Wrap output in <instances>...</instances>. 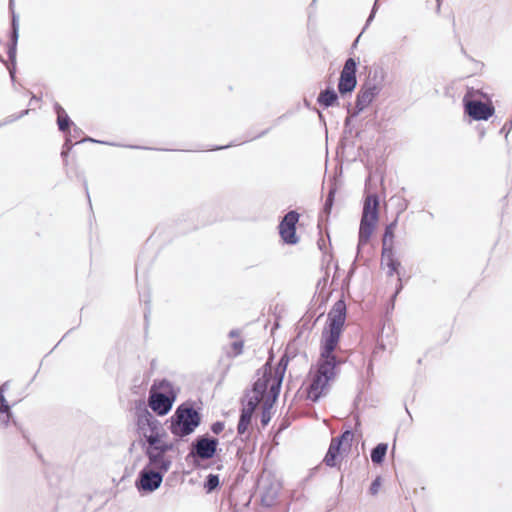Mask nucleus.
<instances>
[{"label":"nucleus","mask_w":512,"mask_h":512,"mask_svg":"<svg viewBox=\"0 0 512 512\" xmlns=\"http://www.w3.org/2000/svg\"><path fill=\"white\" fill-rule=\"evenodd\" d=\"M134 424L137 434V443L142 450L153 454L154 460L167 461L169 466L173 464V458L169 452L181 453L179 445L186 442L188 437L173 435L168 441L167 430L163 424L148 410L144 399H137L134 403Z\"/></svg>","instance_id":"nucleus-1"},{"label":"nucleus","mask_w":512,"mask_h":512,"mask_svg":"<svg viewBox=\"0 0 512 512\" xmlns=\"http://www.w3.org/2000/svg\"><path fill=\"white\" fill-rule=\"evenodd\" d=\"M345 329L324 325L319 346V358L317 361V375L306 387L307 398L313 403L326 396L331 383L341 371V365L346 359L336 353L341 336Z\"/></svg>","instance_id":"nucleus-2"},{"label":"nucleus","mask_w":512,"mask_h":512,"mask_svg":"<svg viewBox=\"0 0 512 512\" xmlns=\"http://www.w3.org/2000/svg\"><path fill=\"white\" fill-rule=\"evenodd\" d=\"M256 375L258 379L252 384L250 390H245L244 397L241 399L237 435L241 442L244 443L249 442L251 439V433L248 432V428L252 422L254 410L259 404V399L268 392L269 381L266 367L264 369H258Z\"/></svg>","instance_id":"nucleus-3"},{"label":"nucleus","mask_w":512,"mask_h":512,"mask_svg":"<svg viewBox=\"0 0 512 512\" xmlns=\"http://www.w3.org/2000/svg\"><path fill=\"white\" fill-rule=\"evenodd\" d=\"M202 409L189 399L181 403L174 413L165 421L167 430L172 435L188 437L201 425Z\"/></svg>","instance_id":"nucleus-4"},{"label":"nucleus","mask_w":512,"mask_h":512,"mask_svg":"<svg viewBox=\"0 0 512 512\" xmlns=\"http://www.w3.org/2000/svg\"><path fill=\"white\" fill-rule=\"evenodd\" d=\"M147 458V463L138 472L135 480V487L141 496H145L156 491L162 484L165 474L170 470L167 461L154 460L153 454L147 450H142Z\"/></svg>","instance_id":"nucleus-5"},{"label":"nucleus","mask_w":512,"mask_h":512,"mask_svg":"<svg viewBox=\"0 0 512 512\" xmlns=\"http://www.w3.org/2000/svg\"><path fill=\"white\" fill-rule=\"evenodd\" d=\"M379 205L380 196L376 193H365L362 209V216L360 219L357 243V255L361 254L364 246H366L379 221Z\"/></svg>","instance_id":"nucleus-6"},{"label":"nucleus","mask_w":512,"mask_h":512,"mask_svg":"<svg viewBox=\"0 0 512 512\" xmlns=\"http://www.w3.org/2000/svg\"><path fill=\"white\" fill-rule=\"evenodd\" d=\"M177 393L174 384L166 379L155 380L149 390L147 407L158 416L167 415L176 400Z\"/></svg>","instance_id":"nucleus-7"},{"label":"nucleus","mask_w":512,"mask_h":512,"mask_svg":"<svg viewBox=\"0 0 512 512\" xmlns=\"http://www.w3.org/2000/svg\"><path fill=\"white\" fill-rule=\"evenodd\" d=\"M8 11L10 15V27L7 33L6 54L8 61L4 64L9 72V76L14 89H16V71H17V46L19 40L20 16L15 10V0L8 1Z\"/></svg>","instance_id":"nucleus-8"},{"label":"nucleus","mask_w":512,"mask_h":512,"mask_svg":"<svg viewBox=\"0 0 512 512\" xmlns=\"http://www.w3.org/2000/svg\"><path fill=\"white\" fill-rule=\"evenodd\" d=\"M218 438L209 434L198 435L192 441L189 452L185 457L187 463L194 468H202L200 460L213 459L221 449L218 448Z\"/></svg>","instance_id":"nucleus-9"},{"label":"nucleus","mask_w":512,"mask_h":512,"mask_svg":"<svg viewBox=\"0 0 512 512\" xmlns=\"http://www.w3.org/2000/svg\"><path fill=\"white\" fill-rule=\"evenodd\" d=\"M359 63V58L357 57H348L345 60L337 84V90L341 98L350 97L355 91L358 84L357 71Z\"/></svg>","instance_id":"nucleus-10"},{"label":"nucleus","mask_w":512,"mask_h":512,"mask_svg":"<svg viewBox=\"0 0 512 512\" xmlns=\"http://www.w3.org/2000/svg\"><path fill=\"white\" fill-rule=\"evenodd\" d=\"M326 302V296H323L319 303H313V300L310 302L307 311L297 323V339H303L304 342L308 341L310 332L324 315V312H320L319 315H316V312L318 309H322L326 305Z\"/></svg>","instance_id":"nucleus-11"},{"label":"nucleus","mask_w":512,"mask_h":512,"mask_svg":"<svg viewBox=\"0 0 512 512\" xmlns=\"http://www.w3.org/2000/svg\"><path fill=\"white\" fill-rule=\"evenodd\" d=\"M300 216L297 210H290L279 220L277 228L283 244L294 246L299 243L300 237L297 234V224L299 223Z\"/></svg>","instance_id":"nucleus-12"},{"label":"nucleus","mask_w":512,"mask_h":512,"mask_svg":"<svg viewBox=\"0 0 512 512\" xmlns=\"http://www.w3.org/2000/svg\"><path fill=\"white\" fill-rule=\"evenodd\" d=\"M464 113L471 121H486L495 113L492 102L484 103L481 100H467L463 98Z\"/></svg>","instance_id":"nucleus-13"},{"label":"nucleus","mask_w":512,"mask_h":512,"mask_svg":"<svg viewBox=\"0 0 512 512\" xmlns=\"http://www.w3.org/2000/svg\"><path fill=\"white\" fill-rule=\"evenodd\" d=\"M347 317V305L344 297L338 299L327 315L325 325L345 329V321Z\"/></svg>","instance_id":"nucleus-14"},{"label":"nucleus","mask_w":512,"mask_h":512,"mask_svg":"<svg viewBox=\"0 0 512 512\" xmlns=\"http://www.w3.org/2000/svg\"><path fill=\"white\" fill-rule=\"evenodd\" d=\"M381 91V87L379 86L362 82L355 96V104H358L366 110L378 98Z\"/></svg>","instance_id":"nucleus-15"},{"label":"nucleus","mask_w":512,"mask_h":512,"mask_svg":"<svg viewBox=\"0 0 512 512\" xmlns=\"http://www.w3.org/2000/svg\"><path fill=\"white\" fill-rule=\"evenodd\" d=\"M290 361L291 360H290L289 356L282 353L279 361L277 362L275 372L272 373L269 369H267V373H268L267 378H268L269 383L271 382L274 384H280L282 386L283 380L285 377V373H286V370H287V367H288Z\"/></svg>","instance_id":"nucleus-16"},{"label":"nucleus","mask_w":512,"mask_h":512,"mask_svg":"<svg viewBox=\"0 0 512 512\" xmlns=\"http://www.w3.org/2000/svg\"><path fill=\"white\" fill-rule=\"evenodd\" d=\"M339 97H341L339 93L336 92V90L331 85H328L319 93L317 97V103L323 109H328L330 107L339 106Z\"/></svg>","instance_id":"nucleus-17"},{"label":"nucleus","mask_w":512,"mask_h":512,"mask_svg":"<svg viewBox=\"0 0 512 512\" xmlns=\"http://www.w3.org/2000/svg\"><path fill=\"white\" fill-rule=\"evenodd\" d=\"M364 69L368 71L367 77L364 79L363 83H370L371 85H376L383 89V83L386 77V71L381 65H373V66H364Z\"/></svg>","instance_id":"nucleus-18"},{"label":"nucleus","mask_w":512,"mask_h":512,"mask_svg":"<svg viewBox=\"0 0 512 512\" xmlns=\"http://www.w3.org/2000/svg\"><path fill=\"white\" fill-rule=\"evenodd\" d=\"M343 453L344 451L339 450L338 448L330 444L322 460V463L325 464L327 467L337 468L338 470H340L342 460L344 457Z\"/></svg>","instance_id":"nucleus-19"},{"label":"nucleus","mask_w":512,"mask_h":512,"mask_svg":"<svg viewBox=\"0 0 512 512\" xmlns=\"http://www.w3.org/2000/svg\"><path fill=\"white\" fill-rule=\"evenodd\" d=\"M282 386L280 384L269 383L266 399L263 403L262 410L270 411L278 401Z\"/></svg>","instance_id":"nucleus-20"},{"label":"nucleus","mask_w":512,"mask_h":512,"mask_svg":"<svg viewBox=\"0 0 512 512\" xmlns=\"http://www.w3.org/2000/svg\"><path fill=\"white\" fill-rule=\"evenodd\" d=\"M388 448V443L380 442L371 449L370 457L374 465H382L385 462Z\"/></svg>","instance_id":"nucleus-21"},{"label":"nucleus","mask_w":512,"mask_h":512,"mask_svg":"<svg viewBox=\"0 0 512 512\" xmlns=\"http://www.w3.org/2000/svg\"><path fill=\"white\" fill-rule=\"evenodd\" d=\"M381 267L387 268V276L392 277L393 275L402 272L405 273V269L403 268L401 261L398 257H390V258H382L381 259Z\"/></svg>","instance_id":"nucleus-22"},{"label":"nucleus","mask_w":512,"mask_h":512,"mask_svg":"<svg viewBox=\"0 0 512 512\" xmlns=\"http://www.w3.org/2000/svg\"><path fill=\"white\" fill-rule=\"evenodd\" d=\"M407 206H408V204L406 202L401 208H399V210L396 213L395 218L385 226L384 233L382 236V241H394L395 230L398 225L399 216L407 208Z\"/></svg>","instance_id":"nucleus-23"},{"label":"nucleus","mask_w":512,"mask_h":512,"mask_svg":"<svg viewBox=\"0 0 512 512\" xmlns=\"http://www.w3.org/2000/svg\"><path fill=\"white\" fill-rule=\"evenodd\" d=\"M352 437L353 431L351 428H348L341 432L337 437L333 438L330 444L339 450L346 452V449L343 447V445L346 443L347 449H350Z\"/></svg>","instance_id":"nucleus-24"},{"label":"nucleus","mask_w":512,"mask_h":512,"mask_svg":"<svg viewBox=\"0 0 512 512\" xmlns=\"http://www.w3.org/2000/svg\"><path fill=\"white\" fill-rule=\"evenodd\" d=\"M337 189L335 186L331 185L329 188V191L325 197V201L323 203L320 216L321 217H329L332 211V208L335 203V195H336Z\"/></svg>","instance_id":"nucleus-25"},{"label":"nucleus","mask_w":512,"mask_h":512,"mask_svg":"<svg viewBox=\"0 0 512 512\" xmlns=\"http://www.w3.org/2000/svg\"><path fill=\"white\" fill-rule=\"evenodd\" d=\"M220 485L221 482L219 474L210 473L204 479L203 488L206 493H212L213 491L217 490Z\"/></svg>","instance_id":"nucleus-26"},{"label":"nucleus","mask_w":512,"mask_h":512,"mask_svg":"<svg viewBox=\"0 0 512 512\" xmlns=\"http://www.w3.org/2000/svg\"><path fill=\"white\" fill-rule=\"evenodd\" d=\"M276 498L277 492L272 491V487L268 486L261 493V505L266 508H271L275 504Z\"/></svg>","instance_id":"nucleus-27"},{"label":"nucleus","mask_w":512,"mask_h":512,"mask_svg":"<svg viewBox=\"0 0 512 512\" xmlns=\"http://www.w3.org/2000/svg\"><path fill=\"white\" fill-rule=\"evenodd\" d=\"M10 423H13V425L22 433L23 438L27 439L26 432L22 429L21 425L14 419L13 414H0V427L6 428Z\"/></svg>","instance_id":"nucleus-28"},{"label":"nucleus","mask_w":512,"mask_h":512,"mask_svg":"<svg viewBox=\"0 0 512 512\" xmlns=\"http://www.w3.org/2000/svg\"><path fill=\"white\" fill-rule=\"evenodd\" d=\"M56 122L59 131H61L63 134H66V130H68V128L74 126V122L71 120L66 111H63L62 114L57 115Z\"/></svg>","instance_id":"nucleus-29"},{"label":"nucleus","mask_w":512,"mask_h":512,"mask_svg":"<svg viewBox=\"0 0 512 512\" xmlns=\"http://www.w3.org/2000/svg\"><path fill=\"white\" fill-rule=\"evenodd\" d=\"M302 339H297V335L294 339L290 340L284 350V354L288 355L290 360H293L295 357H297L300 353L299 347L297 345L298 341H301Z\"/></svg>","instance_id":"nucleus-30"},{"label":"nucleus","mask_w":512,"mask_h":512,"mask_svg":"<svg viewBox=\"0 0 512 512\" xmlns=\"http://www.w3.org/2000/svg\"><path fill=\"white\" fill-rule=\"evenodd\" d=\"M75 145H76L75 142L71 141L70 138L65 139V141L62 145L60 154H61V158L63 160V164L65 167L68 166L69 155Z\"/></svg>","instance_id":"nucleus-31"},{"label":"nucleus","mask_w":512,"mask_h":512,"mask_svg":"<svg viewBox=\"0 0 512 512\" xmlns=\"http://www.w3.org/2000/svg\"><path fill=\"white\" fill-rule=\"evenodd\" d=\"M397 257L394 241H382L381 259Z\"/></svg>","instance_id":"nucleus-32"},{"label":"nucleus","mask_w":512,"mask_h":512,"mask_svg":"<svg viewBox=\"0 0 512 512\" xmlns=\"http://www.w3.org/2000/svg\"><path fill=\"white\" fill-rule=\"evenodd\" d=\"M28 113H29V109H24V110H22L21 112H19L17 114H12V115L7 116L4 120L0 121V128L4 127L6 125L14 123L15 121H17V120L23 118L24 116L28 115Z\"/></svg>","instance_id":"nucleus-33"},{"label":"nucleus","mask_w":512,"mask_h":512,"mask_svg":"<svg viewBox=\"0 0 512 512\" xmlns=\"http://www.w3.org/2000/svg\"><path fill=\"white\" fill-rule=\"evenodd\" d=\"M73 173H74L75 177L82 182L83 188H84L85 193H86V197L88 199L89 206H90V208H92L90 194H89V189H88V182H87V179H86V177L84 175V172L83 171H79L78 169H75Z\"/></svg>","instance_id":"nucleus-34"},{"label":"nucleus","mask_w":512,"mask_h":512,"mask_svg":"<svg viewBox=\"0 0 512 512\" xmlns=\"http://www.w3.org/2000/svg\"><path fill=\"white\" fill-rule=\"evenodd\" d=\"M82 134V129L74 124V126H71V128H68V130H66V134H64V136L65 139L70 138V140L73 141V139L79 138Z\"/></svg>","instance_id":"nucleus-35"},{"label":"nucleus","mask_w":512,"mask_h":512,"mask_svg":"<svg viewBox=\"0 0 512 512\" xmlns=\"http://www.w3.org/2000/svg\"><path fill=\"white\" fill-rule=\"evenodd\" d=\"M86 142H90V143H97V144H104V145H110V146H121L120 144L118 143H114V142H108V141H102V140H98V139H95V138H92L90 136H85L83 139L81 140H76L75 141V144H82V143H86Z\"/></svg>","instance_id":"nucleus-36"},{"label":"nucleus","mask_w":512,"mask_h":512,"mask_svg":"<svg viewBox=\"0 0 512 512\" xmlns=\"http://www.w3.org/2000/svg\"><path fill=\"white\" fill-rule=\"evenodd\" d=\"M382 485V477L377 476L375 479L372 480L370 487H369V493L373 496L377 495Z\"/></svg>","instance_id":"nucleus-37"},{"label":"nucleus","mask_w":512,"mask_h":512,"mask_svg":"<svg viewBox=\"0 0 512 512\" xmlns=\"http://www.w3.org/2000/svg\"><path fill=\"white\" fill-rule=\"evenodd\" d=\"M364 110L365 109H363L361 106L355 104L354 108L347 113V116L345 117L344 120H350L351 122H353L354 119L357 118Z\"/></svg>","instance_id":"nucleus-38"},{"label":"nucleus","mask_w":512,"mask_h":512,"mask_svg":"<svg viewBox=\"0 0 512 512\" xmlns=\"http://www.w3.org/2000/svg\"><path fill=\"white\" fill-rule=\"evenodd\" d=\"M244 348V341L243 340H236L231 343V349L233 356H239L243 353Z\"/></svg>","instance_id":"nucleus-39"},{"label":"nucleus","mask_w":512,"mask_h":512,"mask_svg":"<svg viewBox=\"0 0 512 512\" xmlns=\"http://www.w3.org/2000/svg\"><path fill=\"white\" fill-rule=\"evenodd\" d=\"M224 429L225 422L221 420H217L210 425V431L215 435H219L221 432L224 431Z\"/></svg>","instance_id":"nucleus-40"},{"label":"nucleus","mask_w":512,"mask_h":512,"mask_svg":"<svg viewBox=\"0 0 512 512\" xmlns=\"http://www.w3.org/2000/svg\"><path fill=\"white\" fill-rule=\"evenodd\" d=\"M272 414L270 411L262 410L260 413V423L265 428L271 421Z\"/></svg>","instance_id":"nucleus-41"},{"label":"nucleus","mask_w":512,"mask_h":512,"mask_svg":"<svg viewBox=\"0 0 512 512\" xmlns=\"http://www.w3.org/2000/svg\"><path fill=\"white\" fill-rule=\"evenodd\" d=\"M12 406L6 398H3V400H0V414H13Z\"/></svg>","instance_id":"nucleus-42"},{"label":"nucleus","mask_w":512,"mask_h":512,"mask_svg":"<svg viewBox=\"0 0 512 512\" xmlns=\"http://www.w3.org/2000/svg\"><path fill=\"white\" fill-rule=\"evenodd\" d=\"M271 129H272V127L266 128V129L262 130L260 133L255 134V135L248 134L247 139L244 142L253 141V140L262 138L265 135H267L271 131Z\"/></svg>","instance_id":"nucleus-43"},{"label":"nucleus","mask_w":512,"mask_h":512,"mask_svg":"<svg viewBox=\"0 0 512 512\" xmlns=\"http://www.w3.org/2000/svg\"><path fill=\"white\" fill-rule=\"evenodd\" d=\"M404 274L405 273H403V271L396 274L397 275V283L395 285L396 294H400L404 288V283H403Z\"/></svg>","instance_id":"nucleus-44"},{"label":"nucleus","mask_w":512,"mask_h":512,"mask_svg":"<svg viewBox=\"0 0 512 512\" xmlns=\"http://www.w3.org/2000/svg\"><path fill=\"white\" fill-rule=\"evenodd\" d=\"M322 253H323V257H322V266H324V264H326V268H325V270H327V271H328L329 265H330V263H331V262H332V260H333V255H332V253H330V251H329V250L324 251V252H322Z\"/></svg>","instance_id":"nucleus-45"},{"label":"nucleus","mask_w":512,"mask_h":512,"mask_svg":"<svg viewBox=\"0 0 512 512\" xmlns=\"http://www.w3.org/2000/svg\"><path fill=\"white\" fill-rule=\"evenodd\" d=\"M512 130V118L507 120L504 125L502 126V128L500 129L499 133L500 134H504L505 135V138L507 139L508 138V134L511 132Z\"/></svg>","instance_id":"nucleus-46"},{"label":"nucleus","mask_w":512,"mask_h":512,"mask_svg":"<svg viewBox=\"0 0 512 512\" xmlns=\"http://www.w3.org/2000/svg\"><path fill=\"white\" fill-rule=\"evenodd\" d=\"M354 130V124L350 120H344V129L343 133L345 136L352 135Z\"/></svg>","instance_id":"nucleus-47"},{"label":"nucleus","mask_w":512,"mask_h":512,"mask_svg":"<svg viewBox=\"0 0 512 512\" xmlns=\"http://www.w3.org/2000/svg\"><path fill=\"white\" fill-rule=\"evenodd\" d=\"M290 115H292V112L291 111H287L286 113L278 116L276 119L273 120L272 127L278 126L283 120L288 118Z\"/></svg>","instance_id":"nucleus-48"},{"label":"nucleus","mask_w":512,"mask_h":512,"mask_svg":"<svg viewBox=\"0 0 512 512\" xmlns=\"http://www.w3.org/2000/svg\"><path fill=\"white\" fill-rule=\"evenodd\" d=\"M328 241H329V246L327 247L326 246V243L324 241V239L321 237L318 239L317 241V246H318V249L321 251V252H324V251H327L328 248L331 249V241H330V238H328Z\"/></svg>","instance_id":"nucleus-49"},{"label":"nucleus","mask_w":512,"mask_h":512,"mask_svg":"<svg viewBox=\"0 0 512 512\" xmlns=\"http://www.w3.org/2000/svg\"><path fill=\"white\" fill-rule=\"evenodd\" d=\"M385 349H386L385 343L383 342L382 339L378 338L377 342H376V345H375V348L373 350V354L375 355V354H377L380 351H384Z\"/></svg>","instance_id":"nucleus-50"},{"label":"nucleus","mask_w":512,"mask_h":512,"mask_svg":"<svg viewBox=\"0 0 512 512\" xmlns=\"http://www.w3.org/2000/svg\"><path fill=\"white\" fill-rule=\"evenodd\" d=\"M328 277H329V272L326 270L325 271V274L323 277H321L318 282H317V288H319L320 286H322L323 288L326 287L327 283H328Z\"/></svg>","instance_id":"nucleus-51"},{"label":"nucleus","mask_w":512,"mask_h":512,"mask_svg":"<svg viewBox=\"0 0 512 512\" xmlns=\"http://www.w3.org/2000/svg\"><path fill=\"white\" fill-rule=\"evenodd\" d=\"M142 266H144V269L147 270L148 265H144L143 264V256H139L138 260H137V262L135 264L136 277L138 276V272H139V270L141 269Z\"/></svg>","instance_id":"nucleus-52"},{"label":"nucleus","mask_w":512,"mask_h":512,"mask_svg":"<svg viewBox=\"0 0 512 512\" xmlns=\"http://www.w3.org/2000/svg\"><path fill=\"white\" fill-rule=\"evenodd\" d=\"M9 381L4 382L0 385V400H3L5 398V392L8 389Z\"/></svg>","instance_id":"nucleus-53"},{"label":"nucleus","mask_w":512,"mask_h":512,"mask_svg":"<svg viewBox=\"0 0 512 512\" xmlns=\"http://www.w3.org/2000/svg\"><path fill=\"white\" fill-rule=\"evenodd\" d=\"M322 469V463L311 468L308 477H314Z\"/></svg>","instance_id":"nucleus-54"},{"label":"nucleus","mask_w":512,"mask_h":512,"mask_svg":"<svg viewBox=\"0 0 512 512\" xmlns=\"http://www.w3.org/2000/svg\"><path fill=\"white\" fill-rule=\"evenodd\" d=\"M375 18V15L374 13H370L368 18L366 19V22H365V25L362 29V33L367 29V27L372 23V21L374 20Z\"/></svg>","instance_id":"nucleus-55"},{"label":"nucleus","mask_w":512,"mask_h":512,"mask_svg":"<svg viewBox=\"0 0 512 512\" xmlns=\"http://www.w3.org/2000/svg\"><path fill=\"white\" fill-rule=\"evenodd\" d=\"M360 254L357 255L356 254V259L354 260V262L352 263L349 271H348V275H347V278L351 277L354 273H355V270H356V260L359 258Z\"/></svg>","instance_id":"nucleus-56"},{"label":"nucleus","mask_w":512,"mask_h":512,"mask_svg":"<svg viewBox=\"0 0 512 512\" xmlns=\"http://www.w3.org/2000/svg\"><path fill=\"white\" fill-rule=\"evenodd\" d=\"M53 110L57 115L62 114L63 111H65V109L58 102L54 103Z\"/></svg>","instance_id":"nucleus-57"},{"label":"nucleus","mask_w":512,"mask_h":512,"mask_svg":"<svg viewBox=\"0 0 512 512\" xmlns=\"http://www.w3.org/2000/svg\"><path fill=\"white\" fill-rule=\"evenodd\" d=\"M274 357H275L274 354L272 352H270L266 363L260 369H264L265 367H266V369H269V366L273 362Z\"/></svg>","instance_id":"nucleus-58"},{"label":"nucleus","mask_w":512,"mask_h":512,"mask_svg":"<svg viewBox=\"0 0 512 512\" xmlns=\"http://www.w3.org/2000/svg\"><path fill=\"white\" fill-rule=\"evenodd\" d=\"M399 294H396V290H394L393 294L389 298V304L391 305V309H394L395 301Z\"/></svg>","instance_id":"nucleus-59"},{"label":"nucleus","mask_w":512,"mask_h":512,"mask_svg":"<svg viewBox=\"0 0 512 512\" xmlns=\"http://www.w3.org/2000/svg\"><path fill=\"white\" fill-rule=\"evenodd\" d=\"M231 146H233V144H232V143L227 144V145H215V146H213V147L211 148V150H213V151H218V150L227 149V148H229V147H231Z\"/></svg>","instance_id":"nucleus-60"},{"label":"nucleus","mask_w":512,"mask_h":512,"mask_svg":"<svg viewBox=\"0 0 512 512\" xmlns=\"http://www.w3.org/2000/svg\"><path fill=\"white\" fill-rule=\"evenodd\" d=\"M477 131H478V134H479V138L483 139L485 137V134H486L485 128L480 126V125H478L477 126Z\"/></svg>","instance_id":"nucleus-61"},{"label":"nucleus","mask_w":512,"mask_h":512,"mask_svg":"<svg viewBox=\"0 0 512 512\" xmlns=\"http://www.w3.org/2000/svg\"><path fill=\"white\" fill-rule=\"evenodd\" d=\"M27 93H28V94H31V99H30L29 104H32V102H33V101H37V102H38V101H40V100H41V98H42L41 96H37V95L33 94V93H32L31 91H29V90H27Z\"/></svg>","instance_id":"nucleus-62"},{"label":"nucleus","mask_w":512,"mask_h":512,"mask_svg":"<svg viewBox=\"0 0 512 512\" xmlns=\"http://www.w3.org/2000/svg\"><path fill=\"white\" fill-rule=\"evenodd\" d=\"M313 111L317 112L318 113V116H319V120L320 122H322L323 124H326L325 122V117L323 115V113L321 111H319L317 108L313 107Z\"/></svg>","instance_id":"nucleus-63"},{"label":"nucleus","mask_w":512,"mask_h":512,"mask_svg":"<svg viewBox=\"0 0 512 512\" xmlns=\"http://www.w3.org/2000/svg\"><path fill=\"white\" fill-rule=\"evenodd\" d=\"M229 338H234V337H238L239 336V330L237 329H232L229 334H228Z\"/></svg>","instance_id":"nucleus-64"}]
</instances>
